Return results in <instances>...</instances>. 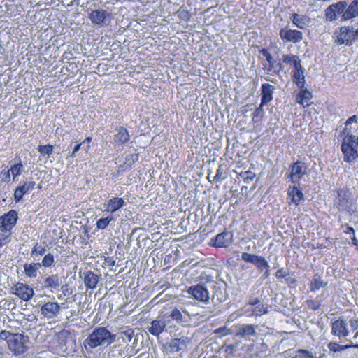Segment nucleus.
Listing matches in <instances>:
<instances>
[{"label": "nucleus", "instance_id": "obj_10", "mask_svg": "<svg viewBox=\"0 0 358 358\" xmlns=\"http://www.w3.org/2000/svg\"><path fill=\"white\" fill-rule=\"evenodd\" d=\"M257 325L253 324H240L237 327L236 336L247 339L250 341H255L257 339L258 334L256 331Z\"/></svg>", "mask_w": 358, "mask_h": 358}, {"label": "nucleus", "instance_id": "obj_60", "mask_svg": "<svg viewBox=\"0 0 358 358\" xmlns=\"http://www.w3.org/2000/svg\"><path fill=\"white\" fill-rule=\"evenodd\" d=\"M117 345H115L112 347L110 348L109 350H108V356L109 357H112V356H114V350L115 348H117Z\"/></svg>", "mask_w": 358, "mask_h": 358}, {"label": "nucleus", "instance_id": "obj_14", "mask_svg": "<svg viewBox=\"0 0 358 358\" xmlns=\"http://www.w3.org/2000/svg\"><path fill=\"white\" fill-rule=\"evenodd\" d=\"M60 311V306L57 302H47L41 308V313L47 319L57 317Z\"/></svg>", "mask_w": 358, "mask_h": 358}, {"label": "nucleus", "instance_id": "obj_31", "mask_svg": "<svg viewBox=\"0 0 358 358\" xmlns=\"http://www.w3.org/2000/svg\"><path fill=\"white\" fill-rule=\"evenodd\" d=\"M327 283L323 282L319 274H315L310 282V288L312 292H315L325 287Z\"/></svg>", "mask_w": 358, "mask_h": 358}, {"label": "nucleus", "instance_id": "obj_33", "mask_svg": "<svg viewBox=\"0 0 358 358\" xmlns=\"http://www.w3.org/2000/svg\"><path fill=\"white\" fill-rule=\"evenodd\" d=\"M119 334V338H122L124 343H129L132 340L134 333L132 329L126 327V329L120 331Z\"/></svg>", "mask_w": 358, "mask_h": 358}, {"label": "nucleus", "instance_id": "obj_20", "mask_svg": "<svg viewBox=\"0 0 358 358\" xmlns=\"http://www.w3.org/2000/svg\"><path fill=\"white\" fill-rule=\"evenodd\" d=\"M117 134L114 136V142L117 144H124L130 139V135L127 129L120 127L116 129Z\"/></svg>", "mask_w": 358, "mask_h": 358}, {"label": "nucleus", "instance_id": "obj_3", "mask_svg": "<svg viewBox=\"0 0 358 358\" xmlns=\"http://www.w3.org/2000/svg\"><path fill=\"white\" fill-rule=\"evenodd\" d=\"M355 203V198L348 187L338 188L334 200V206L343 212H350Z\"/></svg>", "mask_w": 358, "mask_h": 358}, {"label": "nucleus", "instance_id": "obj_21", "mask_svg": "<svg viewBox=\"0 0 358 358\" xmlns=\"http://www.w3.org/2000/svg\"><path fill=\"white\" fill-rule=\"evenodd\" d=\"M230 236L231 235L227 231L217 234L215 238L213 245L218 248L227 247L230 243Z\"/></svg>", "mask_w": 358, "mask_h": 358}, {"label": "nucleus", "instance_id": "obj_38", "mask_svg": "<svg viewBox=\"0 0 358 358\" xmlns=\"http://www.w3.org/2000/svg\"><path fill=\"white\" fill-rule=\"evenodd\" d=\"M28 189L25 184L23 185L18 186L15 191L14 198L15 201H19L23 197V196L28 192Z\"/></svg>", "mask_w": 358, "mask_h": 358}, {"label": "nucleus", "instance_id": "obj_8", "mask_svg": "<svg viewBox=\"0 0 358 358\" xmlns=\"http://www.w3.org/2000/svg\"><path fill=\"white\" fill-rule=\"evenodd\" d=\"M10 338L8 345L9 349L16 355L23 354L27 350L25 344L28 341V338L22 334H14Z\"/></svg>", "mask_w": 358, "mask_h": 358}, {"label": "nucleus", "instance_id": "obj_43", "mask_svg": "<svg viewBox=\"0 0 358 358\" xmlns=\"http://www.w3.org/2000/svg\"><path fill=\"white\" fill-rule=\"evenodd\" d=\"M113 220L112 217H106V218H101V219H99L97 222H96V227L98 229H106L110 222Z\"/></svg>", "mask_w": 358, "mask_h": 358}, {"label": "nucleus", "instance_id": "obj_15", "mask_svg": "<svg viewBox=\"0 0 358 358\" xmlns=\"http://www.w3.org/2000/svg\"><path fill=\"white\" fill-rule=\"evenodd\" d=\"M307 166L301 162H296L292 166L289 178L292 182L296 183L306 173Z\"/></svg>", "mask_w": 358, "mask_h": 358}, {"label": "nucleus", "instance_id": "obj_45", "mask_svg": "<svg viewBox=\"0 0 358 358\" xmlns=\"http://www.w3.org/2000/svg\"><path fill=\"white\" fill-rule=\"evenodd\" d=\"M349 325L353 331H356L353 339L356 340L358 338V319H350L349 321Z\"/></svg>", "mask_w": 358, "mask_h": 358}, {"label": "nucleus", "instance_id": "obj_12", "mask_svg": "<svg viewBox=\"0 0 358 358\" xmlns=\"http://www.w3.org/2000/svg\"><path fill=\"white\" fill-rule=\"evenodd\" d=\"M279 35L282 40L294 43H299L303 38L302 32L300 31L287 28L282 29Z\"/></svg>", "mask_w": 358, "mask_h": 358}, {"label": "nucleus", "instance_id": "obj_9", "mask_svg": "<svg viewBox=\"0 0 358 358\" xmlns=\"http://www.w3.org/2000/svg\"><path fill=\"white\" fill-rule=\"evenodd\" d=\"M17 220V213L11 210L8 213L0 217V230L3 233H10V230L15 227Z\"/></svg>", "mask_w": 358, "mask_h": 358}, {"label": "nucleus", "instance_id": "obj_42", "mask_svg": "<svg viewBox=\"0 0 358 358\" xmlns=\"http://www.w3.org/2000/svg\"><path fill=\"white\" fill-rule=\"evenodd\" d=\"M54 256L51 253H48L43 257L41 266L44 267H50L54 263Z\"/></svg>", "mask_w": 358, "mask_h": 358}, {"label": "nucleus", "instance_id": "obj_62", "mask_svg": "<svg viewBox=\"0 0 358 358\" xmlns=\"http://www.w3.org/2000/svg\"><path fill=\"white\" fill-rule=\"evenodd\" d=\"M220 178V170H217V174L215 175L214 179L218 180Z\"/></svg>", "mask_w": 358, "mask_h": 358}, {"label": "nucleus", "instance_id": "obj_16", "mask_svg": "<svg viewBox=\"0 0 358 358\" xmlns=\"http://www.w3.org/2000/svg\"><path fill=\"white\" fill-rule=\"evenodd\" d=\"M92 22L96 24H108L110 22L109 14L104 10H95L89 15Z\"/></svg>", "mask_w": 358, "mask_h": 358}, {"label": "nucleus", "instance_id": "obj_7", "mask_svg": "<svg viewBox=\"0 0 358 358\" xmlns=\"http://www.w3.org/2000/svg\"><path fill=\"white\" fill-rule=\"evenodd\" d=\"M191 341V338L187 336L173 338L169 342L163 345L162 350L166 354L179 352L185 349Z\"/></svg>", "mask_w": 358, "mask_h": 358}, {"label": "nucleus", "instance_id": "obj_29", "mask_svg": "<svg viewBox=\"0 0 358 358\" xmlns=\"http://www.w3.org/2000/svg\"><path fill=\"white\" fill-rule=\"evenodd\" d=\"M348 4L345 1H340L336 4L330 6V9L336 11L338 15L341 14V19L343 20H349L350 19H345L344 17L345 13L347 11Z\"/></svg>", "mask_w": 358, "mask_h": 358}, {"label": "nucleus", "instance_id": "obj_44", "mask_svg": "<svg viewBox=\"0 0 358 358\" xmlns=\"http://www.w3.org/2000/svg\"><path fill=\"white\" fill-rule=\"evenodd\" d=\"M53 151V147L50 145H39L38 146V152L42 155H50L52 153Z\"/></svg>", "mask_w": 358, "mask_h": 358}, {"label": "nucleus", "instance_id": "obj_41", "mask_svg": "<svg viewBox=\"0 0 358 358\" xmlns=\"http://www.w3.org/2000/svg\"><path fill=\"white\" fill-rule=\"evenodd\" d=\"M259 256L255 255L253 254H250L248 252H243L241 255V258L243 260L253 264L255 265V262H257V259Z\"/></svg>", "mask_w": 358, "mask_h": 358}, {"label": "nucleus", "instance_id": "obj_22", "mask_svg": "<svg viewBox=\"0 0 358 358\" xmlns=\"http://www.w3.org/2000/svg\"><path fill=\"white\" fill-rule=\"evenodd\" d=\"M282 60L285 63L288 64L294 67V70H300L303 69L301 61L299 56L294 55H284Z\"/></svg>", "mask_w": 358, "mask_h": 358}, {"label": "nucleus", "instance_id": "obj_24", "mask_svg": "<svg viewBox=\"0 0 358 358\" xmlns=\"http://www.w3.org/2000/svg\"><path fill=\"white\" fill-rule=\"evenodd\" d=\"M344 17L345 19L350 20L358 17V0H352L349 3Z\"/></svg>", "mask_w": 358, "mask_h": 358}, {"label": "nucleus", "instance_id": "obj_53", "mask_svg": "<svg viewBox=\"0 0 358 358\" xmlns=\"http://www.w3.org/2000/svg\"><path fill=\"white\" fill-rule=\"evenodd\" d=\"M298 353L303 354L305 358H314L313 354L306 350L300 349L298 350Z\"/></svg>", "mask_w": 358, "mask_h": 358}, {"label": "nucleus", "instance_id": "obj_46", "mask_svg": "<svg viewBox=\"0 0 358 358\" xmlns=\"http://www.w3.org/2000/svg\"><path fill=\"white\" fill-rule=\"evenodd\" d=\"M306 304L311 310H316L320 307V302L317 300L309 299L306 301Z\"/></svg>", "mask_w": 358, "mask_h": 358}, {"label": "nucleus", "instance_id": "obj_50", "mask_svg": "<svg viewBox=\"0 0 358 358\" xmlns=\"http://www.w3.org/2000/svg\"><path fill=\"white\" fill-rule=\"evenodd\" d=\"M45 248L41 246H38L37 244L34 247L32 250V254L38 255H43L45 253Z\"/></svg>", "mask_w": 358, "mask_h": 358}, {"label": "nucleus", "instance_id": "obj_17", "mask_svg": "<svg viewBox=\"0 0 358 358\" xmlns=\"http://www.w3.org/2000/svg\"><path fill=\"white\" fill-rule=\"evenodd\" d=\"M166 327V321L164 319H157L150 322L148 330L151 335L158 337L165 330Z\"/></svg>", "mask_w": 358, "mask_h": 358}, {"label": "nucleus", "instance_id": "obj_23", "mask_svg": "<svg viewBox=\"0 0 358 358\" xmlns=\"http://www.w3.org/2000/svg\"><path fill=\"white\" fill-rule=\"evenodd\" d=\"M99 276L94 274L92 271H87L85 273L84 283L89 289H94L99 282Z\"/></svg>", "mask_w": 358, "mask_h": 358}, {"label": "nucleus", "instance_id": "obj_63", "mask_svg": "<svg viewBox=\"0 0 358 358\" xmlns=\"http://www.w3.org/2000/svg\"><path fill=\"white\" fill-rule=\"evenodd\" d=\"M91 141H92V138H91V137H87V138H86V140L83 141V143H85V141H87V143H88V144H90V143L91 142Z\"/></svg>", "mask_w": 358, "mask_h": 358}, {"label": "nucleus", "instance_id": "obj_11", "mask_svg": "<svg viewBox=\"0 0 358 358\" xmlns=\"http://www.w3.org/2000/svg\"><path fill=\"white\" fill-rule=\"evenodd\" d=\"M12 292L20 299L28 301L34 294V289L27 284L17 282L12 287Z\"/></svg>", "mask_w": 358, "mask_h": 358}, {"label": "nucleus", "instance_id": "obj_34", "mask_svg": "<svg viewBox=\"0 0 358 358\" xmlns=\"http://www.w3.org/2000/svg\"><path fill=\"white\" fill-rule=\"evenodd\" d=\"M291 19L292 22L300 29L304 28L306 25V17L299 14L292 15Z\"/></svg>", "mask_w": 358, "mask_h": 358}, {"label": "nucleus", "instance_id": "obj_51", "mask_svg": "<svg viewBox=\"0 0 358 358\" xmlns=\"http://www.w3.org/2000/svg\"><path fill=\"white\" fill-rule=\"evenodd\" d=\"M338 13L330 9V6L327 10L326 16L328 19L331 20H334L337 18Z\"/></svg>", "mask_w": 358, "mask_h": 358}, {"label": "nucleus", "instance_id": "obj_64", "mask_svg": "<svg viewBox=\"0 0 358 358\" xmlns=\"http://www.w3.org/2000/svg\"><path fill=\"white\" fill-rule=\"evenodd\" d=\"M352 241H353V243H354L355 245H357V239H356L355 238H354L352 239Z\"/></svg>", "mask_w": 358, "mask_h": 358}, {"label": "nucleus", "instance_id": "obj_1", "mask_svg": "<svg viewBox=\"0 0 358 358\" xmlns=\"http://www.w3.org/2000/svg\"><path fill=\"white\" fill-rule=\"evenodd\" d=\"M187 293L196 301L206 304L210 303L211 301L213 303L217 305L225 299L224 293L214 282L190 286L187 289Z\"/></svg>", "mask_w": 358, "mask_h": 358}, {"label": "nucleus", "instance_id": "obj_30", "mask_svg": "<svg viewBox=\"0 0 358 358\" xmlns=\"http://www.w3.org/2000/svg\"><path fill=\"white\" fill-rule=\"evenodd\" d=\"M41 267V264L40 263L24 264V266L26 275L31 278H35L37 275V271Z\"/></svg>", "mask_w": 358, "mask_h": 358}, {"label": "nucleus", "instance_id": "obj_27", "mask_svg": "<svg viewBox=\"0 0 358 358\" xmlns=\"http://www.w3.org/2000/svg\"><path fill=\"white\" fill-rule=\"evenodd\" d=\"M293 81L296 83L298 87L302 89L305 85L304 69L300 70H294L293 71Z\"/></svg>", "mask_w": 358, "mask_h": 358}, {"label": "nucleus", "instance_id": "obj_52", "mask_svg": "<svg viewBox=\"0 0 358 358\" xmlns=\"http://www.w3.org/2000/svg\"><path fill=\"white\" fill-rule=\"evenodd\" d=\"M288 275V273L283 268H280L275 273V277L278 279L284 278Z\"/></svg>", "mask_w": 358, "mask_h": 358}, {"label": "nucleus", "instance_id": "obj_57", "mask_svg": "<svg viewBox=\"0 0 358 358\" xmlns=\"http://www.w3.org/2000/svg\"><path fill=\"white\" fill-rule=\"evenodd\" d=\"M357 120V115H353L350 117H349L346 121V124H350L352 122H356Z\"/></svg>", "mask_w": 358, "mask_h": 358}, {"label": "nucleus", "instance_id": "obj_26", "mask_svg": "<svg viewBox=\"0 0 358 358\" xmlns=\"http://www.w3.org/2000/svg\"><path fill=\"white\" fill-rule=\"evenodd\" d=\"M263 56L266 57L267 62L269 64L268 71L272 69H275L278 68V71H280L282 69V66L280 63H277L272 55L265 49H262L261 51Z\"/></svg>", "mask_w": 358, "mask_h": 358}, {"label": "nucleus", "instance_id": "obj_4", "mask_svg": "<svg viewBox=\"0 0 358 358\" xmlns=\"http://www.w3.org/2000/svg\"><path fill=\"white\" fill-rule=\"evenodd\" d=\"M334 41L338 45H351L358 40V29L351 26L341 27L334 33Z\"/></svg>", "mask_w": 358, "mask_h": 358}, {"label": "nucleus", "instance_id": "obj_18", "mask_svg": "<svg viewBox=\"0 0 358 358\" xmlns=\"http://www.w3.org/2000/svg\"><path fill=\"white\" fill-rule=\"evenodd\" d=\"M125 203L122 198L113 197L103 204L104 211L114 213L124 206Z\"/></svg>", "mask_w": 358, "mask_h": 358}, {"label": "nucleus", "instance_id": "obj_58", "mask_svg": "<svg viewBox=\"0 0 358 358\" xmlns=\"http://www.w3.org/2000/svg\"><path fill=\"white\" fill-rule=\"evenodd\" d=\"M25 185L27 186L28 190L33 189L36 185V182L34 181H31L28 183L24 182Z\"/></svg>", "mask_w": 358, "mask_h": 358}, {"label": "nucleus", "instance_id": "obj_40", "mask_svg": "<svg viewBox=\"0 0 358 358\" xmlns=\"http://www.w3.org/2000/svg\"><path fill=\"white\" fill-rule=\"evenodd\" d=\"M255 266L260 271H262L263 268H270L268 262L262 256L259 257L257 262H255Z\"/></svg>", "mask_w": 358, "mask_h": 358}, {"label": "nucleus", "instance_id": "obj_6", "mask_svg": "<svg viewBox=\"0 0 358 358\" xmlns=\"http://www.w3.org/2000/svg\"><path fill=\"white\" fill-rule=\"evenodd\" d=\"M341 149L345 161L348 162L354 161L358 157V137L348 135L343 139Z\"/></svg>", "mask_w": 358, "mask_h": 358}, {"label": "nucleus", "instance_id": "obj_13", "mask_svg": "<svg viewBox=\"0 0 358 358\" xmlns=\"http://www.w3.org/2000/svg\"><path fill=\"white\" fill-rule=\"evenodd\" d=\"M347 326L346 320L343 317H339L332 323L331 333L339 338H345L349 335Z\"/></svg>", "mask_w": 358, "mask_h": 358}, {"label": "nucleus", "instance_id": "obj_2", "mask_svg": "<svg viewBox=\"0 0 358 358\" xmlns=\"http://www.w3.org/2000/svg\"><path fill=\"white\" fill-rule=\"evenodd\" d=\"M117 335L112 334L106 327H96L84 340L83 345L86 350L100 346H109L116 341Z\"/></svg>", "mask_w": 358, "mask_h": 358}, {"label": "nucleus", "instance_id": "obj_56", "mask_svg": "<svg viewBox=\"0 0 358 358\" xmlns=\"http://www.w3.org/2000/svg\"><path fill=\"white\" fill-rule=\"evenodd\" d=\"M244 175L245 176L243 177V178L245 180H252L255 177V174L252 173V172L250 171H246L244 173Z\"/></svg>", "mask_w": 358, "mask_h": 358}, {"label": "nucleus", "instance_id": "obj_37", "mask_svg": "<svg viewBox=\"0 0 358 358\" xmlns=\"http://www.w3.org/2000/svg\"><path fill=\"white\" fill-rule=\"evenodd\" d=\"M138 160V153L127 154L125 157L124 166H125L126 169L131 168L132 164H134V162H136Z\"/></svg>", "mask_w": 358, "mask_h": 358}, {"label": "nucleus", "instance_id": "obj_32", "mask_svg": "<svg viewBox=\"0 0 358 358\" xmlns=\"http://www.w3.org/2000/svg\"><path fill=\"white\" fill-rule=\"evenodd\" d=\"M59 286V278L57 275L47 278L44 281V287L50 289H57Z\"/></svg>", "mask_w": 358, "mask_h": 358}, {"label": "nucleus", "instance_id": "obj_61", "mask_svg": "<svg viewBox=\"0 0 358 358\" xmlns=\"http://www.w3.org/2000/svg\"><path fill=\"white\" fill-rule=\"evenodd\" d=\"M266 271L262 275L263 278H267L270 275L269 268H264Z\"/></svg>", "mask_w": 358, "mask_h": 358}, {"label": "nucleus", "instance_id": "obj_39", "mask_svg": "<svg viewBox=\"0 0 358 358\" xmlns=\"http://www.w3.org/2000/svg\"><path fill=\"white\" fill-rule=\"evenodd\" d=\"M268 313V307L265 306L261 301L258 303L252 310V314L255 315H262Z\"/></svg>", "mask_w": 358, "mask_h": 358}, {"label": "nucleus", "instance_id": "obj_59", "mask_svg": "<svg viewBox=\"0 0 358 358\" xmlns=\"http://www.w3.org/2000/svg\"><path fill=\"white\" fill-rule=\"evenodd\" d=\"M260 301L258 299H252L249 301V304L255 306Z\"/></svg>", "mask_w": 358, "mask_h": 358}, {"label": "nucleus", "instance_id": "obj_54", "mask_svg": "<svg viewBox=\"0 0 358 358\" xmlns=\"http://www.w3.org/2000/svg\"><path fill=\"white\" fill-rule=\"evenodd\" d=\"M264 104H260V106L255 110V111L253 113V117L252 120L253 121H255V118L258 117V115H261L263 112V106Z\"/></svg>", "mask_w": 358, "mask_h": 358}, {"label": "nucleus", "instance_id": "obj_35", "mask_svg": "<svg viewBox=\"0 0 358 358\" xmlns=\"http://www.w3.org/2000/svg\"><path fill=\"white\" fill-rule=\"evenodd\" d=\"M350 347H353V348H358V344H355V345H341L338 343H329L328 344V348L329 349L331 350V351H333V352H339V351H342V350H344Z\"/></svg>", "mask_w": 358, "mask_h": 358}, {"label": "nucleus", "instance_id": "obj_36", "mask_svg": "<svg viewBox=\"0 0 358 358\" xmlns=\"http://www.w3.org/2000/svg\"><path fill=\"white\" fill-rule=\"evenodd\" d=\"M22 167H23V166L22 164V163L14 164L13 166H11L10 169L7 171L6 177L8 179H10V172L13 176V178L15 179L17 176L21 174V171H22Z\"/></svg>", "mask_w": 358, "mask_h": 358}, {"label": "nucleus", "instance_id": "obj_49", "mask_svg": "<svg viewBox=\"0 0 358 358\" xmlns=\"http://www.w3.org/2000/svg\"><path fill=\"white\" fill-rule=\"evenodd\" d=\"M215 332L216 334H222V336L229 335L232 334V331L230 329H228L227 327H223L217 329Z\"/></svg>", "mask_w": 358, "mask_h": 358}, {"label": "nucleus", "instance_id": "obj_28", "mask_svg": "<svg viewBox=\"0 0 358 358\" xmlns=\"http://www.w3.org/2000/svg\"><path fill=\"white\" fill-rule=\"evenodd\" d=\"M312 98V94L306 89L301 90L300 93L296 96V99L298 103L303 107L308 106V101Z\"/></svg>", "mask_w": 358, "mask_h": 358}, {"label": "nucleus", "instance_id": "obj_48", "mask_svg": "<svg viewBox=\"0 0 358 358\" xmlns=\"http://www.w3.org/2000/svg\"><path fill=\"white\" fill-rule=\"evenodd\" d=\"M13 334H11L9 331L3 330L0 332V338L2 340H6L8 344L11 338L10 337L13 336Z\"/></svg>", "mask_w": 358, "mask_h": 358}, {"label": "nucleus", "instance_id": "obj_5", "mask_svg": "<svg viewBox=\"0 0 358 358\" xmlns=\"http://www.w3.org/2000/svg\"><path fill=\"white\" fill-rule=\"evenodd\" d=\"M195 315L190 306H179L170 312L169 317L182 326H187Z\"/></svg>", "mask_w": 358, "mask_h": 358}, {"label": "nucleus", "instance_id": "obj_47", "mask_svg": "<svg viewBox=\"0 0 358 358\" xmlns=\"http://www.w3.org/2000/svg\"><path fill=\"white\" fill-rule=\"evenodd\" d=\"M10 241V233L0 234V248L8 244Z\"/></svg>", "mask_w": 358, "mask_h": 358}, {"label": "nucleus", "instance_id": "obj_25", "mask_svg": "<svg viewBox=\"0 0 358 358\" xmlns=\"http://www.w3.org/2000/svg\"><path fill=\"white\" fill-rule=\"evenodd\" d=\"M288 195L292 198V201L294 203L296 206L299 204L300 201L303 199V194L296 185L288 188Z\"/></svg>", "mask_w": 358, "mask_h": 358}, {"label": "nucleus", "instance_id": "obj_55", "mask_svg": "<svg viewBox=\"0 0 358 358\" xmlns=\"http://www.w3.org/2000/svg\"><path fill=\"white\" fill-rule=\"evenodd\" d=\"M81 144L82 143H79V144L76 145L74 147L73 150L72 151V152L69 153V156L71 157H76V153L80 150Z\"/></svg>", "mask_w": 358, "mask_h": 358}, {"label": "nucleus", "instance_id": "obj_19", "mask_svg": "<svg viewBox=\"0 0 358 358\" xmlns=\"http://www.w3.org/2000/svg\"><path fill=\"white\" fill-rule=\"evenodd\" d=\"M274 86L269 83L262 85V104H267L273 99Z\"/></svg>", "mask_w": 358, "mask_h": 358}]
</instances>
